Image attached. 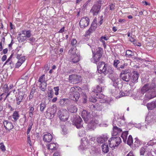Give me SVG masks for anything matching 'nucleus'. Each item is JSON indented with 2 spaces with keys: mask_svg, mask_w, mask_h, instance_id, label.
Returning <instances> with one entry per match:
<instances>
[{
  "mask_svg": "<svg viewBox=\"0 0 156 156\" xmlns=\"http://www.w3.org/2000/svg\"><path fill=\"white\" fill-rule=\"evenodd\" d=\"M142 93L147 92L146 97L149 99L156 97V87L153 84H146L144 85L141 89Z\"/></svg>",
  "mask_w": 156,
  "mask_h": 156,
  "instance_id": "1",
  "label": "nucleus"
},
{
  "mask_svg": "<svg viewBox=\"0 0 156 156\" xmlns=\"http://www.w3.org/2000/svg\"><path fill=\"white\" fill-rule=\"evenodd\" d=\"M110 138L108 140L109 144L110 147L115 148L117 147L121 142V140L119 137L113 136Z\"/></svg>",
  "mask_w": 156,
  "mask_h": 156,
  "instance_id": "2",
  "label": "nucleus"
},
{
  "mask_svg": "<svg viewBox=\"0 0 156 156\" xmlns=\"http://www.w3.org/2000/svg\"><path fill=\"white\" fill-rule=\"evenodd\" d=\"M131 73L129 69H126L122 71L120 75V77L123 81L128 82L131 79Z\"/></svg>",
  "mask_w": 156,
  "mask_h": 156,
  "instance_id": "3",
  "label": "nucleus"
},
{
  "mask_svg": "<svg viewBox=\"0 0 156 156\" xmlns=\"http://www.w3.org/2000/svg\"><path fill=\"white\" fill-rule=\"evenodd\" d=\"M102 4V0L98 1L94 4L90 10V12L93 14L94 16H97L99 13Z\"/></svg>",
  "mask_w": 156,
  "mask_h": 156,
  "instance_id": "4",
  "label": "nucleus"
},
{
  "mask_svg": "<svg viewBox=\"0 0 156 156\" xmlns=\"http://www.w3.org/2000/svg\"><path fill=\"white\" fill-rule=\"evenodd\" d=\"M58 114L59 118L63 121L65 122L67 121L69 117V113L66 109L59 111Z\"/></svg>",
  "mask_w": 156,
  "mask_h": 156,
  "instance_id": "5",
  "label": "nucleus"
},
{
  "mask_svg": "<svg viewBox=\"0 0 156 156\" xmlns=\"http://www.w3.org/2000/svg\"><path fill=\"white\" fill-rule=\"evenodd\" d=\"M103 53V50L101 48H98L97 49L96 53L93 56L94 63H96L100 60Z\"/></svg>",
  "mask_w": 156,
  "mask_h": 156,
  "instance_id": "6",
  "label": "nucleus"
},
{
  "mask_svg": "<svg viewBox=\"0 0 156 156\" xmlns=\"http://www.w3.org/2000/svg\"><path fill=\"white\" fill-rule=\"evenodd\" d=\"M81 116L86 123H88L92 119H94L91 117L92 115L88 113L85 110H83L82 112Z\"/></svg>",
  "mask_w": 156,
  "mask_h": 156,
  "instance_id": "7",
  "label": "nucleus"
},
{
  "mask_svg": "<svg viewBox=\"0 0 156 156\" xmlns=\"http://www.w3.org/2000/svg\"><path fill=\"white\" fill-rule=\"evenodd\" d=\"M105 68L102 73H103L105 75L108 74H109L110 75L109 77L111 78L112 77L111 76H113V75H115V74L114 73V72L113 69L112 68L108 66V65L106 64Z\"/></svg>",
  "mask_w": 156,
  "mask_h": 156,
  "instance_id": "8",
  "label": "nucleus"
},
{
  "mask_svg": "<svg viewBox=\"0 0 156 156\" xmlns=\"http://www.w3.org/2000/svg\"><path fill=\"white\" fill-rule=\"evenodd\" d=\"M81 80V77L79 75L74 74L69 76V81L70 83H76Z\"/></svg>",
  "mask_w": 156,
  "mask_h": 156,
  "instance_id": "9",
  "label": "nucleus"
},
{
  "mask_svg": "<svg viewBox=\"0 0 156 156\" xmlns=\"http://www.w3.org/2000/svg\"><path fill=\"white\" fill-rule=\"evenodd\" d=\"M89 18L86 17H83L81 19L79 23L80 27L82 28H84L89 25Z\"/></svg>",
  "mask_w": 156,
  "mask_h": 156,
  "instance_id": "10",
  "label": "nucleus"
},
{
  "mask_svg": "<svg viewBox=\"0 0 156 156\" xmlns=\"http://www.w3.org/2000/svg\"><path fill=\"white\" fill-rule=\"evenodd\" d=\"M74 125L78 129L82 127V120L81 117L79 116H76L73 121Z\"/></svg>",
  "mask_w": 156,
  "mask_h": 156,
  "instance_id": "11",
  "label": "nucleus"
},
{
  "mask_svg": "<svg viewBox=\"0 0 156 156\" xmlns=\"http://www.w3.org/2000/svg\"><path fill=\"white\" fill-rule=\"evenodd\" d=\"M24 94V92H23L21 91L18 92V94L17 95L16 97V104L18 105H19L20 102H22Z\"/></svg>",
  "mask_w": 156,
  "mask_h": 156,
  "instance_id": "12",
  "label": "nucleus"
},
{
  "mask_svg": "<svg viewBox=\"0 0 156 156\" xmlns=\"http://www.w3.org/2000/svg\"><path fill=\"white\" fill-rule=\"evenodd\" d=\"M69 97L72 100L76 101L79 99L80 94L78 92H74L73 93L70 94Z\"/></svg>",
  "mask_w": 156,
  "mask_h": 156,
  "instance_id": "13",
  "label": "nucleus"
},
{
  "mask_svg": "<svg viewBox=\"0 0 156 156\" xmlns=\"http://www.w3.org/2000/svg\"><path fill=\"white\" fill-rule=\"evenodd\" d=\"M139 76V74L136 71H133L131 73V81L133 83H135L137 82Z\"/></svg>",
  "mask_w": 156,
  "mask_h": 156,
  "instance_id": "14",
  "label": "nucleus"
},
{
  "mask_svg": "<svg viewBox=\"0 0 156 156\" xmlns=\"http://www.w3.org/2000/svg\"><path fill=\"white\" fill-rule=\"evenodd\" d=\"M106 64L104 62H99L97 66V69L99 73H101L105 69Z\"/></svg>",
  "mask_w": 156,
  "mask_h": 156,
  "instance_id": "15",
  "label": "nucleus"
},
{
  "mask_svg": "<svg viewBox=\"0 0 156 156\" xmlns=\"http://www.w3.org/2000/svg\"><path fill=\"white\" fill-rule=\"evenodd\" d=\"M114 122H115L114 121ZM113 126L112 136H116L119 133L122 132V130L121 129L117 127L116 125L114 124V122L113 124Z\"/></svg>",
  "mask_w": 156,
  "mask_h": 156,
  "instance_id": "16",
  "label": "nucleus"
},
{
  "mask_svg": "<svg viewBox=\"0 0 156 156\" xmlns=\"http://www.w3.org/2000/svg\"><path fill=\"white\" fill-rule=\"evenodd\" d=\"M97 27V24L94 21L92 23L90 28L86 32V34L89 35L93 31L95 30Z\"/></svg>",
  "mask_w": 156,
  "mask_h": 156,
  "instance_id": "17",
  "label": "nucleus"
},
{
  "mask_svg": "<svg viewBox=\"0 0 156 156\" xmlns=\"http://www.w3.org/2000/svg\"><path fill=\"white\" fill-rule=\"evenodd\" d=\"M18 90H16L15 89H13L12 87L10 86V95H11V99H13V101H14L15 100L16 97L17 95L18 94Z\"/></svg>",
  "mask_w": 156,
  "mask_h": 156,
  "instance_id": "18",
  "label": "nucleus"
},
{
  "mask_svg": "<svg viewBox=\"0 0 156 156\" xmlns=\"http://www.w3.org/2000/svg\"><path fill=\"white\" fill-rule=\"evenodd\" d=\"M52 139V135L49 133H47V134H44L43 137V140L47 142H50Z\"/></svg>",
  "mask_w": 156,
  "mask_h": 156,
  "instance_id": "19",
  "label": "nucleus"
},
{
  "mask_svg": "<svg viewBox=\"0 0 156 156\" xmlns=\"http://www.w3.org/2000/svg\"><path fill=\"white\" fill-rule=\"evenodd\" d=\"M80 60V55L78 54L73 56H70V61L72 63H75L78 62Z\"/></svg>",
  "mask_w": 156,
  "mask_h": 156,
  "instance_id": "20",
  "label": "nucleus"
},
{
  "mask_svg": "<svg viewBox=\"0 0 156 156\" xmlns=\"http://www.w3.org/2000/svg\"><path fill=\"white\" fill-rule=\"evenodd\" d=\"M108 138L106 135H102L97 138V141L98 143L102 144L107 140Z\"/></svg>",
  "mask_w": 156,
  "mask_h": 156,
  "instance_id": "21",
  "label": "nucleus"
},
{
  "mask_svg": "<svg viewBox=\"0 0 156 156\" xmlns=\"http://www.w3.org/2000/svg\"><path fill=\"white\" fill-rule=\"evenodd\" d=\"M97 121H95V120L94 119H92L91 121H90L87 123H88V127L90 129H94L96 125L97 124Z\"/></svg>",
  "mask_w": 156,
  "mask_h": 156,
  "instance_id": "22",
  "label": "nucleus"
},
{
  "mask_svg": "<svg viewBox=\"0 0 156 156\" xmlns=\"http://www.w3.org/2000/svg\"><path fill=\"white\" fill-rule=\"evenodd\" d=\"M15 56V57L17 58V59H18V61L20 62H21L23 63L25 60V56H23L20 57L21 55L17 54H15L14 55V54L12 53L11 55H10V59L12 58V56Z\"/></svg>",
  "mask_w": 156,
  "mask_h": 156,
  "instance_id": "23",
  "label": "nucleus"
},
{
  "mask_svg": "<svg viewBox=\"0 0 156 156\" xmlns=\"http://www.w3.org/2000/svg\"><path fill=\"white\" fill-rule=\"evenodd\" d=\"M46 145L47 146V149L51 151L55 150L58 148V144L55 143H50Z\"/></svg>",
  "mask_w": 156,
  "mask_h": 156,
  "instance_id": "24",
  "label": "nucleus"
},
{
  "mask_svg": "<svg viewBox=\"0 0 156 156\" xmlns=\"http://www.w3.org/2000/svg\"><path fill=\"white\" fill-rule=\"evenodd\" d=\"M147 106L149 110H152L156 108V100L147 103Z\"/></svg>",
  "mask_w": 156,
  "mask_h": 156,
  "instance_id": "25",
  "label": "nucleus"
},
{
  "mask_svg": "<svg viewBox=\"0 0 156 156\" xmlns=\"http://www.w3.org/2000/svg\"><path fill=\"white\" fill-rule=\"evenodd\" d=\"M76 46L72 47L69 51L68 54L70 56H73L77 55V54L76 53Z\"/></svg>",
  "mask_w": 156,
  "mask_h": 156,
  "instance_id": "26",
  "label": "nucleus"
},
{
  "mask_svg": "<svg viewBox=\"0 0 156 156\" xmlns=\"http://www.w3.org/2000/svg\"><path fill=\"white\" fill-rule=\"evenodd\" d=\"M23 31H24V30L21 31V33L19 34V37L18 38L19 40H20L21 41L27 40L26 34L23 32Z\"/></svg>",
  "mask_w": 156,
  "mask_h": 156,
  "instance_id": "27",
  "label": "nucleus"
},
{
  "mask_svg": "<svg viewBox=\"0 0 156 156\" xmlns=\"http://www.w3.org/2000/svg\"><path fill=\"white\" fill-rule=\"evenodd\" d=\"M102 86H103L99 84L98 85L96 88L94 89L93 91L95 93H98V94H99L102 91Z\"/></svg>",
  "mask_w": 156,
  "mask_h": 156,
  "instance_id": "28",
  "label": "nucleus"
},
{
  "mask_svg": "<svg viewBox=\"0 0 156 156\" xmlns=\"http://www.w3.org/2000/svg\"><path fill=\"white\" fill-rule=\"evenodd\" d=\"M68 111L71 113H75L77 112V108L75 106L70 105L68 108Z\"/></svg>",
  "mask_w": 156,
  "mask_h": 156,
  "instance_id": "29",
  "label": "nucleus"
},
{
  "mask_svg": "<svg viewBox=\"0 0 156 156\" xmlns=\"http://www.w3.org/2000/svg\"><path fill=\"white\" fill-rule=\"evenodd\" d=\"M48 111L50 112L51 114L54 115L55 114L57 111V107L56 105H53L48 109Z\"/></svg>",
  "mask_w": 156,
  "mask_h": 156,
  "instance_id": "30",
  "label": "nucleus"
},
{
  "mask_svg": "<svg viewBox=\"0 0 156 156\" xmlns=\"http://www.w3.org/2000/svg\"><path fill=\"white\" fill-rule=\"evenodd\" d=\"M102 151L105 153H106L108 152L109 151V147L108 145L105 144H103L101 146Z\"/></svg>",
  "mask_w": 156,
  "mask_h": 156,
  "instance_id": "31",
  "label": "nucleus"
},
{
  "mask_svg": "<svg viewBox=\"0 0 156 156\" xmlns=\"http://www.w3.org/2000/svg\"><path fill=\"white\" fill-rule=\"evenodd\" d=\"M12 116L14 120L16 121L19 119L20 117L18 112L15 111L12 115Z\"/></svg>",
  "mask_w": 156,
  "mask_h": 156,
  "instance_id": "32",
  "label": "nucleus"
},
{
  "mask_svg": "<svg viewBox=\"0 0 156 156\" xmlns=\"http://www.w3.org/2000/svg\"><path fill=\"white\" fill-rule=\"evenodd\" d=\"M108 39V37H106L105 36H102L101 37L100 39V40L102 42L103 45L104 46V47L105 48L106 47V45L105 44V40L107 41Z\"/></svg>",
  "mask_w": 156,
  "mask_h": 156,
  "instance_id": "33",
  "label": "nucleus"
},
{
  "mask_svg": "<svg viewBox=\"0 0 156 156\" xmlns=\"http://www.w3.org/2000/svg\"><path fill=\"white\" fill-rule=\"evenodd\" d=\"M47 87V83L46 82L42 84H40V89L42 91H44L46 89Z\"/></svg>",
  "mask_w": 156,
  "mask_h": 156,
  "instance_id": "34",
  "label": "nucleus"
},
{
  "mask_svg": "<svg viewBox=\"0 0 156 156\" xmlns=\"http://www.w3.org/2000/svg\"><path fill=\"white\" fill-rule=\"evenodd\" d=\"M147 147L145 146H144L142 147L140 149V155H144L146 151Z\"/></svg>",
  "mask_w": 156,
  "mask_h": 156,
  "instance_id": "35",
  "label": "nucleus"
},
{
  "mask_svg": "<svg viewBox=\"0 0 156 156\" xmlns=\"http://www.w3.org/2000/svg\"><path fill=\"white\" fill-rule=\"evenodd\" d=\"M112 81L114 82L113 85L115 86H116L119 84V80L120 79L119 78H114L112 79Z\"/></svg>",
  "mask_w": 156,
  "mask_h": 156,
  "instance_id": "36",
  "label": "nucleus"
},
{
  "mask_svg": "<svg viewBox=\"0 0 156 156\" xmlns=\"http://www.w3.org/2000/svg\"><path fill=\"white\" fill-rule=\"evenodd\" d=\"M68 100V99H61L59 101V104L61 105H65L67 102Z\"/></svg>",
  "mask_w": 156,
  "mask_h": 156,
  "instance_id": "37",
  "label": "nucleus"
},
{
  "mask_svg": "<svg viewBox=\"0 0 156 156\" xmlns=\"http://www.w3.org/2000/svg\"><path fill=\"white\" fill-rule=\"evenodd\" d=\"M46 107V104L44 103H42L40 104V110L42 113Z\"/></svg>",
  "mask_w": 156,
  "mask_h": 156,
  "instance_id": "38",
  "label": "nucleus"
},
{
  "mask_svg": "<svg viewBox=\"0 0 156 156\" xmlns=\"http://www.w3.org/2000/svg\"><path fill=\"white\" fill-rule=\"evenodd\" d=\"M93 105L94 108H95L96 109L98 110H101L103 107L102 104H97L95 106Z\"/></svg>",
  "mask_w": 156,
  "mask_h": 156,
  "instance_id": "39",
  "label": "nucleus"
},
{
  "mask_svg": "<svg viewBox=\"0 0 156 156\" xmlns=\"http://www.w3.org/2000/svg\"><path fill=\"white\" fill-rule=\"evenodd\" d=\"M45 76L44 75H42L40 78L38 80V82H40L41 83V84H42V83H43L44 82H46L45 81V79L44 77Z\"/></svg>",
  "mask_w": 156,
  "mask_h": 156,
  "instance_id": "40",
  "label": "nucleus"
},
{
  "mask_svg": "<svg viewBox=\"0 0 156 156\" xmlns=\"http://www.w3.org/2000/svg\"><path fill=\"white\" fill-rule=\"evenodd\" d=\"M133 143V140L132 136L131 135H130L128 137L127 141V144L129 145L130 146Z\"/></svg>",
  "mask_w": 156,
  "mask_h": 156,
  "instance_id": "41",
  "label": "nucleus"
},
{
  "mask_svg": "<svg viewBox=\"0 0 156 156\" xmlns=\"http://www.w3.org/2000/svg\"><path fill=\"white\" fill-rule=\"evenodd\" d=\"M120 62L119 60H115L114 62L113 65L117 69H119V68H118L119 64H120Z\"/></svg>",
  "mask_w": 156,
  "mask_h": 156,
  "instance_id": "42",
  "label": "nucleus"
},
{
  "mask_svg": "<svg viewBox=\"0 0 156 156\" xmlns=\"http://www.w3.org/2000/svg\"><path fill=\"white\" fill-rule=\"evenodd\" d=\"M23 32L26 34V35L27 39L28 38H29L31 37L32 35L31 32L30 30H24V31H23Z\"/></svg>",
  "mask_w": 156,
  "mask_h": 156,
  "instance_id": "43",
  "label": "nucleus"
},
{
  "mask_svg": "<svg viewBox=\"0 0 156 156\" xmlns=\"http://www.w3.org/2000/svg\"><path fill=\"white\" fill-rule=\"evenodd\" d=\"M127 64L125 63H122V62H120L119 64V66L118 67L119 69L118 70H120L121 69H122L124 68L126 66Z\"/></svg>",
  "mask_w": 156,
  "mask_h": 156,
  "instance_id": "44",
  "label": "nucleus"
},
{
  "mask_svg": "<svg viewBox=\"0 0 156 156\" xmlns=\"http://www.w3.org/2000/svg\"><path fill=\"white\" fill-rule=\"evenodd\" d=\"M15 26L10 23V32L12 34H14L16 32L15 31Z\"/></svg>",
  "mask_w": 156,
  "mask_h": 156,
  "instance_id": "45",
  "label": "nucleus"
},
{
  "mask_svg": "<svg viewBox=\"0 0 156 156\" xmlns=\"http://www.w3.org/2000/svg\"><path fill=\"white\" fill-rule=\"evenodd\" d=\"M126 55L128 56H131L133 55V53L130 50H127L126 51Z\"/></svg>",
  "mask_w": 156,
  "mask_h": 156,
  "instance_id": "46",
  "label": "nucleus"
},
{
  "mask_svg": "<svg viewBox=\"0 0 156 156\" xmlns=\"http://www.w3.org/2000/svg\"><path fill=\"white\" fill-rule=\"evenodd\" d=\"M77 43V41L75 39H73L71 41V45H72V47H75Z\"/></svg>",
  "mask_w": 156,
  "mask_h": 156,
  "instance_id": "47",
  "label": "nucleus"
},
{
  "mask_svg": "<svg viewBox=\"0 0 156 156\" xmlns=\"http://www.w3.org/2000/svg\"><path fill=\"white\" fill-rule=\"evenodd\" d=\"M136 141L134 142L135 145L137 147H139L140 144V140L137 138H135Z\"/></svg>",
  "mask_w": 156,
  "mask_h": 156,
  "instance_id": "48",
  "label": "nucleus"
},
{
  "mask_svg": "<svg viewBox=\"0 0 156 156\" xmlns=\"http://www.w3.org/2000/svg\"><path fill=\"white\" fill-rule=\"evenodd\" d=\"M8 123H9V122L6 120L3 122L4 127L6 129H9V128H8V127L9 126V125H8Z\"/></svg>",
  "mask_w": 156,
  "mask_h": 156,
  "instance_id": "49",
  "label": "nucleus"
},
{
  "mask_svg": "<svg viewBox=\"0 0 156 156\" xmlns=\"http://www.w3.org/2000/svg\"><path fill=\"white\" fill-rule=\"evenodd\" d=\"M128 134V131H125L122 133L121 135L122 137H127Z\"/></svg>",
  "mask_w": 156,
  "mask_h": 156,
  "instance_id": "50",
  "label": "nucleus"
},
{
  "mask_svg": "<svg viewBox=\"0 0 156 156\" xmlns=\"http://www.w3.org/2000/svg\"><path fill=\"white\" fill-rule=\"evenodd\" d=\"M33 124L32 123L31 125L30 124L29 126L28 129H27V134L28 135V134L29 133L30 130L32 129V126Z\"/></svg>",
  "mask_w": 156,
  "mask_h": 156,
  "instance_id": "51",
  "label": "nucleus"
},
{
  "mask_svg": "<svg viewBox=\"0 0 156 156\" xmlns=\"http://www.w3.org/2000/svg\"><path fill=\"white\" fill-rule=\"evenodd\" d=\"M77 87H71L70 90V92L69 93L72 94L74 92H76V91H75V90H76V88H77Z\"/></svg>",
  "mask_w": 156,
  "mask_h": 156,
  "instance_id": "52",
  "label": "nucleus"
},
{
  "mask_svg": "<svg viewBox=\"0 0 156 156\" xmlns=\"http://www.w3.org/2000/svg\"><path fill=\"white\" fill-rule=\"evenodd\" d=\"M9 94H8L7 95H6L5 94H2L1 96H0V100H2V96L4 97L5 96V98L4 99V100H5L6 98L7 97L9 96Z\"/></svg>",
  "mask_w": 156,
  "mask_h": 156,
  "instance_id": "53",
  "label": "nucleus"
},
{
  "mask_svg": "<svg viewBox=\"0 0 156 156\" xmlns=\"http://www.w3.org/2000/svg\"><path fill=\"white\" fill-rule=\"evenodd\" d=\"M35 87H34L32 88V89L31 90V92H30V95H31L32 96L31 98L33 97V95H34V93L35 92Z\"/></svg>",
  "mask_w": 156,
  "mask_h": 156,
  "instance_id": "54",
  "label": "nucleus"
},
{
  "mask_svg": "<svg viewBox=\"0 0 156 156\" xmlns=\"http://www.w3.org/2000/svg\"><path fill=\"white\" fill-rule=\"evenodd\" d=\"M26 40H28L30 41L31 42H33L35 40V39L33 37H30L29 38H28Z\"/></svg>",
  "mask_w": 156,
  "mask_h": 156,
  "instance_id": "55",
  "label": "nucleus"
},
{
  "mask_svg": "<svg viewBox=\"0 0 156 156\" xmlns=\"http://www.w3.org/2000/svg\"><path fill=\"white\" fill-rule=\"evenodd\" d=\"M48 97H49V99L51 98H52L53 97V91H51L48 94Z\"/></svg>",
  "mask_w": 156,
  "mask_h": 156,
  "instance_id": "56",
  "label": "nucleus"
},
{
  "mask_svg": "<svg viewBox=\"0 0 156 156\" xmlns=\"http://www.w3.org/2000/svg\"><path fill=\"white\" fill-rule=\"evenodd\" d=\"M34 108L33 107H30V109L29 111L30 115V114H31L32 115H33V113L34 112Z\"/></svg>",
  "mask_w": 156,
  "mask_h": 156,
  "instance_id": "57",
  "label": "nucleus"
},
{
  "mask_svg": "<svg viewBox=\"0 0 156 156\" xmlns=\"http://www.w3.org/2000/svg\"><path fill=\"white\" fill-rule=\"evenodd\" d=\"M27 143L29 144L30 146H31V141L30 140V136L29 135L27 136Z\"/></svg>",
  "mask_w": 156,
  "mask_h": 156,
  "instance_id": "58",
  "label": "nucleus"
},
{
  "mask_svg": "<svg viewBox=\"0 0 156 156\" xmlns=\"http://www.w3.org/2000/svg\"><path fill=\"white\" fill-rule=\"evenodd\" d=\"M98 81H99V84L100 85H101V84H102L103 82V81H104V79H103L102 78H98Z\"/></svg>",
  "mask_w": 156,
  "mask_h": 156,
  "instance_id": "59",
  "label": "nucleus"
},
{
  "mask_svg": "<svg viewBox=\"0 0 156 156\" xmlns=\"http://www.w3.org/2000/svg\"><path fill=\"white\" fill-rule=\"evenodd\" d=\"M104 97V95L102 94H96V97L97 98H103Z\"/></svg>",
  "mask_w": 156,
  "mask_h": 156,
  "instance_id": "60",
  "label": "nucleus"
},
{
  "mask_svg": "<svg viewBox=\"0 0 156 156\" xmlns=\"http://www.w3.org/2000/svg\"><path fill=\"white\" fill-rule=\"evenodd\" d=\"M90 101L91 102L94 103L97 100L95 98H90Z\"/></svg>",
  "mask_w": 156,
  "mask_h": 156,
  "instance_id": "61",
  "label": "nucleus"
},
{
  "mask_svg": "<svg viewBox=\"0 0 156 156\" xmlns=\"http://www.w3.org/2000/svg\"><path fill=\"white\" fill-rule=\"evenodd\" d=\"M1 144V146H0V149L2 151H5V147L4 145L3 144Z\"/></svg>",
  "mask_w": 156,
  "mask_h": 156,
  "instance_id": "62",
  "label": "nucleus"
},
{
  "mask_svg": "<svg viewBox=\"0 0 156 156\" xmlns=\"http://www.w3.org/2000/svg\"><path fill=\"white\" fill-rule=\"evenodd\" d=\"M22 63L21 62H20L18 61L17 63H16V66L17 67H19L21 66Z\"/></svg>",
  "mask_w": 156,
  "mask_h": 156,
  "instance_id": "63",
  "label": "nucleus"
},
{
  "mask_svg": "<svg viewBox=\"0 0 156 156\" xmlns=\"http://www.w3.org/2000/svg\"><path fill=\"white\" fill-rule=\"evenodd\" d=\"M126 156H134L133 152L130 151Z\"/></svg>",
  "mask_w": 156,
  "mask_h": 156,
  "instance_id": "64",
  "label": "nucleus"
}]
</instances>
